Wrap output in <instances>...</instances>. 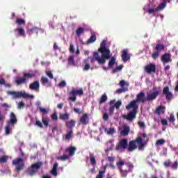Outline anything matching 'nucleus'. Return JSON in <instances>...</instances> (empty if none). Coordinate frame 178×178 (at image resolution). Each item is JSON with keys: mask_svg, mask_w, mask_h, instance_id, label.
I'll return each instance as SVG.
<instances>
[{"mask_svg": "<svg viewBox=\"0 0 178 178\" xmlns=\"http://www.w3.org/2000/svg\"><path fill=\"white\" fill-rule=\"evenodd\" d=\"M88 59H90L92 63L97 60L98 65H105L106 60L111 59V50L106 47V41L102 40L97 51H94L93 57H88L87 60Z\"/></svg>", "mask_w": 178, "mask_h": 178, "instance_id": "f257e3e1", "label": "nucleus"}, {"mask_svg": "<svg viewBox=\"0 0 178 178\" xmlns=\"http://www.w3.org/2000/svg\"><path fill=\"white\" fill-rule=\"evenodd\" d=\"M144 97H145V93L143 92H140L136 95V99L131 101V102L127 106H126V109L128 111L131 109V108L133 110L127 115H122V119H125V120H129L130 122H133V120L136 119L138 111V104H137V103L142 102V104H144L145 102H147V97L143 99Z\"/></svg>", "mask_w": 178, "mask_h": 178, "instance_id": "f03ea898", "label": "nucleus"}, {"mask_svg": "<svg viewBox=\"0 0 178 178\" xmlns=\"http://www.w3.org/2000/svg\"><path fill=\"white\" fill-rule=\"evenodd\" d=\"M41 166H42V162L41 161L31 164V167L28 168L26 171V175L29 176H34V175L41 169Z\"/></svg>", "mask_w": 178, "mask_h": 178, "instance_id": "7ed1b4c3", "label": "nucleus"}, {"mask_svg": "<svg viewBox=\"0 0 178 178\" xmlns=\"http://www.w3.org/2000/svg\"><path fill=\"white\" fill-rule=\"evenodd\" d=\"M83 95L84 91L83 90V88L76 89L72 88V90L69 92L70 97L68 99L72 102H76V99H77V95L81 97V95Z\"/></svg>", "mask_w": 178, "mask_h": 178, "instance_id": "20e7f679", "label": "nucleus"}, {"mask_svg": "<svg viewBox=\"0 0 178 178\" xmlns=\"http://www.w3.org/2000/svg\"><path fill=\"white\" fill-rule=\"evenodd\" d=\"M7 94L8 95H13V98L16 99V98H31L33 99L34 98V95H29V93H26V92H15V91H7Z\"/></svg>", "mask_w": 178, "mask_h": 178, "instance_id": "39448f33", "label": "nucleus"}, {"mask_svg": "<svg viewBox=\"0 0 178 178\" xmlns=\"http://www.w3.org/2000/svg\"><path fill=\"white\" fill-rule=\"evenodd\" d=\"M13 165L15 166V172L19 173V172L24 169V160L22 158L15 159L13 161Z\"/></svg>", "mask_w": 178, "mask_h": 178, "instance_id": "423d86ee", "label": "nucleus"}, {"mask_svg": "<svg viewBox=\"0 0 178 178\" xmlns=\"http://www.w3.org/2000/svg\"><path fill=\"white\" fill-rule=\"evenodd\" d=\"M33 77H35V74L31 73H24L23 77H18L15 80V83L17 86H20V84H24L27 83L28 79H33Z\"/></svg>", "mask_w": 178, "mask_h": 178, "instance_id": "0eeeda50", "label": "nucleus"}, {"mask_svg": "<svg viewBox=\"0 0 178 178\" xmlns=\"http://www.w3.org/2000/svg\"><path fill=\"white\" fill-rule=\"evenodd\" d=\"M154 51L152 54V59H158V58H159V56H161V51H165V45L159 43L156 45V47L154 48Z\"/></svg>", "mask_w": 178, "mask_h": 178, "instance_id": "6e6552de", "label": "nucleus"}, {"mask_svg": "<svg viewBox=\"0 0 178 178\" xmlns=\"http://www.w3.org/2000/svg\"><path fill=\"white\" fill-rule=\"evenodd\" d=\"M126 163L123 161H120L118 163H117L118 166H119V170L120 172L121 177L126 178L127 177V175L130 173V170H128L127 168H124L123 165Z\"/></svg>", "mask_w": 178, "mask_h": 178, "instance_id": "1a4fd4ad", "label": "nucleus"}, {"mask_svg": "<svg viewBox=\"0 0 178 178\" xmlns=\"http://www.w3.org/2000/svg\"><path fill=\"white\" fill-rule=\"evenodd\" d=\"M127 147H129L128 140L127 138H123L116 145L115 150L124 151V149H127Z\"/></svg>", "mask_w": 178, "mask_h": 178, "instance_id": "9d476101", "label": "nucleus"}, {"mask_svg": "<svg viewBox=\"0 0 178 178\" xmlns=\"http://www.w3.org/2000/svg\"><path fill=\"white\" fill-rule=\"evenodd\" d=\"M118 86H120V87H122V88L117 89L115 91L116 94H122V92H126V91H129V88L126 87H129V83L126 82V81L121 80L118 83Z\"/></svg>", "mask_w": 178, "mask_h": 178, "instance_id": "9b49d317", "label": "nucleus"}, {"mask_svg": "<svg viewBox=\"0 0 178 178\" xmlns=\"http://www.w3.org/2000/svg\"><path fill=\"white\" fill-rule=\"evenodd\" d=\"M163 95H165V99L168 102H170L173 99V94L170 92L169 86H165L163 89Z\"/></svg>", "mask_w": 178, "mask_h": 178, "instance_id": "f8f14e48", "label": "nucleus"}, {"mask_svg": "<svg viewBox=\"0 0 178 178\" xmlns=\"http://www.w3.org/2000/svg\"><path fill=\"white\" fill-rule=\"evenodd\" d=\"M137 148H138V146H137V138H136V140L129 141V145L127 147V150L129 152H133V151H136Z\"/></svg>", "mask_w": 178, "mask_h": 178, "instance_id": "ddd939ff", "label": "nucleus"}, {"mask_svg": "<svg viewBox=\"0 0 178 178\" xmlns=\"http://www.w3.org/2000/svg\"><path fill=\"white\" fill-rule=\"evenodd\" d=\"M161 60L163 62V64L169 63V62H172V54L170 53H165L161 55Z\"/></svg>", "mask_w": 178, "mask_h": 178, "instance_id": "4468645a", "label": "nucleus"}, {"mask_svg": "<svg viewBox=\"0 0 178 178\" xmlns=\"http://www.w3.org/2000/svg\"><path fill=\"white\" fill-rule=\"evenodd\" d=\"M146 73L151 74V73H156V66L154 64L147 65L145 67Z\"/></svg>", "mask_w": 178, "mask_h": 178, "instance_id": "2eb2a0df", "label": "nucleus"}, {"mask_svg": "<svg viewBox=\"0 0 178 178\" xmlns=\"http://www.w3.org/2000/svg\"><path fill=\"white\" fill-rule=\"evenodd\" d=\"M79 122L83 126H87L90 123V118H88V113L83 114L79 120Z\"/></svg>", "mask_w": 178, "mask_h": 178, "instance_id": "dca6fc26", "label": "nucleus"}, {"mask_svg": "<svg viewBox=\"0 0 178 178\" xmlns=\"http://www.w3.org/2000/svg\"><path fill=\"white\" fill-rule=\"evenodd\" d=\"M29 89L33 91H40V81H35L29 85Z\"/></svg>", "mask_w": 178, "mask_h": 178, "instance_id": "f3484780", "label": "nucleus"}, {"mask_svg": "<svg viewBox=\"0 0 178 178\" xmlns=\"http://www.w3.org/2000/svg\"><path fill=\"white\" fill-rule=\"evenodd\" d=\"M129 50L125 49L123 50L122 54L121 55L122 60L123 62H127V60H130V54H129Z\"/></svg>", "mask_w": 178, "mask_h": 178, "instance_id": "a211bd4d", "label": "nucleus"}, {"mask_svg": "<svg viewBox=\"0 0 178 178\" xmlns=\"http://www.w3.org/2000/svg\"><path fill=\"white\" fill-rule=\"evenodd\" d=\"M137 144L139 145L138 149L139 151L144 150V147H145V142H143V138L141 136H138L136 138Z\"/></svg>", "mask_w": 178, "mask_h": 178, "instance_id": "6ab92c4d", "label": "nucleus"}, {"mask_svg": "<svg viewBox=\"0 0 178 178\" xmlns=\"http://www.w3.org/2000/svg\"><path fill=\"white\" fill-rule=\"evenodd\" d=\"M159 95V91L156 90L152 94H149L146 97V101H154V99H156V97Z\"/></svg>", "mask_w": 178, "mask_h": 178, "instance_id": "aec40b11", "label": "nucleus"}, {"mask_svg": "<svg viewBox=\"0 0 178 178\" xmlns=\"http://www.w3.org/2000/svg\"><path fill=\"white\" fill-rule=\"evenodd\" d=\"M76 151H77V148H76V147L71 146L65 149V152H68L70 156H73V155L76 154Z\"/></svg>", "mask_w": 178, "mask_h": 178, "instance_id": "412c9836", "label": "nucleus"}, {"mask_svg": "<svg viewBox=\"0 0 178 178\" xmlns=\"http://www.w3.org/2000/svg\"><path fill=\"white\" fill-rule=\"evenodd\" d=\"M40 83L42 86H44V87H48L49 84H51V81L47 76H42L40 79Z\"/></svg>", "mask_w": 178, "mask_h": 178, "instance_id": "4be33fe9", "label": "nucleus"}, {"mask_svg": "<svg viewBox=\"0 0 178 178\" xmlns=\"http://www.w3.org/2000/svg\"><path fill=\"white\" fill-rule=\"evenodd\" d=\"M8 123H10V124H16V123H17V118H16V115H15V113H10V122H8Z\"/></svg>", "mask_w": 178, "mask_h": 178, "instance_id": "5701e85b", "label": "nucleus"}, {"mask_svg": "<svg viewBox=\"0 0 178 178\" xmlns=\"http://www.w3.org/2000/svg\"><path fill=\"white\" fill-rule=\"evenodd\" d=\"M65 126L68 129H73V127H74V126H76V120H71L70 121H66Z\"/></svg>", "mask_w": 178, "mask_h": 178, "instance_id": "b1692460", "label": "nucleus"}, {"mask_svg": "<svg viewBox=\"0 0 178 178\" xmlns=\"http://www.w3.org/2000/svg\"><path fill=\"white\" fill-rule=\"evenodd\" d=\"M129 133H130V127L129 126L124 127L120 131L121 136H129Z\"/></svg>", "mask_w": 178, "mask_h": 178, "instance_id": "393cba45", "label": "nucleus"}, {"mask_svg": "<svg viewBox=\"0 0 178 178\" xmlns=\"http://www.w3.org/2000/svg\"><path fill=\"white\" fill-rule=\"evenodd\" d=\"M51 174L54 176H58V163H55L51 171Z\"/></svg>", "mask_w": 178, "mask_h": 178, "instance_id": "a878e982", "label": "nucleus"}, {"mask_svg": "<svg viewBox=\"0 0 178 178\" xmlns=\"http://www.w3.org/2000/svg\"><path fill=\"white\" fill-rule=\"evenodd\" d=\"M90 158L91 165H92V166H95L97 165V159H95L94 154L90 153Z\"/></svg>", "mask_w": 178, "mask_h": 178, "instance_id": "bb28decb", "label": "nucleus"}, {"mask_svg": "<svg viewBox=\"0 0 178 178\" xmlns=\"http://www.w3.org/2000/svg\"><path fill=\"white\" fill-rule=\"evenodd\" d=\"M107 100H108V96L106 95V93H104L100 97L99 104L100 105L102 104H104V102H106Z\"/></svg>", "mask_w": 178, "mask_h": 178, "instance_id": "cd10ccee", "label": "nucleus"}, {"mask_svg": "<svg viewBox=\"0 0 178 178\" xmlns=\"http://www.w3.org/2000/svg\"><path fill=\"white\" fill-rule=\"evenodd\" d=\"M73 137V129H70V131H67V134H65V140H70Z\"/></svg>", "mask_w": 178, "mask_h": 178, "instance_id": "c85d7f7f", "label": "nucleus"}, {"mask_svg": "<svg viewBox=\"0 0 178 178\" xmlns=\"http://www.w3.org/2000/svg\"><path fill=\"white\" fill-rule=\"evenodd\" d=\"M115 63H116V58H115L114 56L111 57L108 62V67H113Z\"/></svg>", "mask_w": 178, "mask_h": 178, "instance_id": "c756f323", "label": "nucleus"}, {"mask_svg": "<svg viewBox=\"0 0 178 178\" xmlns=\"http://www.w3.org/2000/svg\"><path fill=\"white\" fill-rule=\"evenodd\" d=\"M17 31L18 32V35H19V37H26V32L23 28L17 29Z\"/></svg>", "mask_w": 178, "mask_h": 178, "instance_id": "7c9ffc66", "label": "nucleus"}, {"mask_svg": "<svg viewBox=\"0 0 178 178\" xmlns=\"http://www.w3.org/2000/svg\"><path fill=\"white\" fill-rule=\"evenodd\" d=\"M34 33H36V34H38V28L33 27V28L28 30V33L30 35H31L32 34H34Z\"/></svg>", "mask_w": 178, "mask_h": 178, "instance_id": "2f4dec72", "label": "nucleus"}, {"mask_svg": "<svg viewBox=\"0 0 178 178\" xmlns=\"http://www.w3.org/2000/svg\"><path fill=\"white\" fill-rule=\"evenodd\" d=\"M166 8V2H163V3L160 4L157 8H156V10L157 12H159L161 10H163Z\"/></svg>", "mask_w": 178, "mask_h": 178, "instance_id": "473e14b6", "label": "nucleus"}, {"mask_svg": "<svg viewBox=\"0 0 178 178\" xmlns=\"http://www.w3.org/2000/svg\"><path fill=\"white\" fill-rule=\"evenodd\" d=\"M69 113H63V114H60L59 118L60 119V120H69Z\"/></svg>", "mask_w": 178, "mask_h": 178, "instance_id": "72a5a7b5", "label": "nucleus"}, {"mask_svg": "<svg viewBox=\"0 0 178 178\" xmlns=\"http://www.w3.org/2000/svg\"><path fill=\"white\" fill-rule=\"evenodd\" d=\"M125 165L128 168L127 170H129V172H132L133 169H134V165L130 161L126 163Z\"/></svg>", "mask_w": 178, "mask_h": 178, "instance_id": "f704fd0d", "label": "nucleus"}, {"mask_svg": "<svg viewBox=\"0 0 178 178\" xmlns=\"http://www.w3.org/2000/svg\"><path fill=\"white\" fill-rule=\"evenodd\" d=\"M97 41V35H92L90 38L88 39V42L89 44H92V42H95Z\"/></svg>", "mask_w": 178, "mask_h": 178, "instance_id": "c9c22d12", "label": "nucleus"}, {"mask_svg": "<svg viewBox=\"0 0 178 178\" xmlns=\"http://www.w3.org/2000/svg\"><path fill=\"white\" fill-rule=\"evenodd\" d=\"M15 23L19 26H22V24H26V21L22 18H17Z\"/></svg>", "mask_w": 178, "mask_h": 178, "instance_id": "e433bc0d", "label": "nucleus"}, {"mask_svg": "<svg viewBox=\"0 0 178 178\" xmlns=\"http://www.w3.org/2000/svg\"><path fill=\"white\" fill-rule=\"evenodd\" d=\"M165 109V107L160 106L156 108V113L157 115H161L162 112H163V110Z\"/></svg>", "mask_w": 178, "mask_h": 178, "instance_id": "4c0bfd02", "label": "nucleus"}, {"mask_svg": "<svg viewBox=\"0 0 178 178\" xmlns=\"http://www.w3.org/2000/svg\"><path fill=\"white\" fill-rule=\"evenodd\" d=\"M5 133L6 136L10 134V123L8 122L7 126L5 127Z\"/></svg>", "mask_w": 178, "mask_h": 178, "instance_id": "58836bf2", "label": "nucleus"}, {"mask_svg": "<svg viewBox=\"0 0 178 178\" xmlns=\"http://www.w3.org/2000/svg\"><path fill=\"white\" fill-rule=\"evenodd\" d=\"M76 35H78V37H80V35H81V34L84 33L83 28H81V27L78 28L76 30Z\"/></svg>", "mask_w": 178, "mask_h": 178, "instance_id": "ea45409f", "label": "nucleus"}, {"mask_svg": "<svg viewBox=\"0 0 178 178\" xmlns=\"http://www.w3.org/2000/svg\"><path fill=\"white\" fill-rule=\"evenodd\" d=\"M8 157L6 155H4L0 157V163H6L8 162Z\"/></svg>", "mask_w": 178, "mask_h": 178, "instance_id": "a19ab883", "label": "nucleus"}, {"mask_svg": "<svg viewBox=\"0 0 178 178\" xmlns=\"http://www.w3.org/2000/svg\"><path fill=\"white\" fill-rule=\"evenodd\" d=\"M175 121L176 118H175V115L170 114V118H168V122H170V123H172L173 126H175Z\"/></svg>", "mask_w": 178, "mask_h": 178, "instance_id": "79ce46f5", "label": "nucleus"}, {"mask_svg": "<svg viewBox=\"0 0 178 178\" xmlns=\"http://www.w3.org/2000/svg\"><path fill=\"white\" fill-rule=\"evenodd\" d=\"M68 64L69 65H74V56H70L68 58Z\"/></svg>", "mask_w": 178, "mask_h": 178, "instance_id": "37998d69", "label": "nucleus"}, {"mask_svg": "<svg viewBox=\"0 0 178 178\" xmlns=\"http://www.w3.org/2000/svg\"><path fill=\"white\" fill-rule=\"evenodd\" d=\"M147 12L149 15H153V16H155V12H157V11H156V8H150L148 9Z\"/></svg>", "mask_w": 178, "mask_h": 178, "instance_id": "c03bdc74", "label": "nucleus"}, {"mask_svg": "<svg viewBox=\"0 0 178 178\" xmlns=\"http://www.w3.org/2000/svg\"><path fill=\"white\" fill-rule=\"evenodd\" d=\"M105 131L107 133V134H110V135H112V134H115V128H109V129H105Z\"/></svg>", "mask_w": 178, "mask_h": 178, "instance_id": "a18cd8bd", "label": "nucleus"}, {"mask_svg": "<svg viewBox=\"0 0 178 178\" xmlns=\"http://www.w3.org/2000/svg\"><path fill=\"white\" fill-rule=\"evenodd\" d=\"M113 106L115 108V109H119L120 106H122V101H118L114 104Z\"/></svg>", "mask_w": 178, "mask_h": 178, "instance_id": "49530a36", "label": "nucleus"}, {"mask_svg": "<svg viewBox=\"0 0 178 178\" xmlns=\"http://www.w3.org/2000/svg\"><path fill=\"white\" fill-rule=\"evenodd\" d=\"M70 156L67 154H64L58 158V159H60L61 161H67Z\"/></svg>", "mask_w": 178, "mask_h": 178, "instance_id": "de8ad7c7", "label": "nucleus"}, {"mask_svg": "<svg viewBox=\"0 0 178 178\" xmlns=\"http://www.w3.org/2000/svg\"><path fill=\"white\" fill-rule=\"evenodd\" d=\"M42 122L43 123V124L46 127L49 125V120L47 118H42Z\"/></svg>", "mask_w": 178, "mask_h": 178, "instance_id": "09e8293b", "label": "nucleus"}, {"mask_svg": "<svg viewBox=\"0 0 178 178\" xmlns=\"http://www.w3.org/2000/svg\"><path fill=\"white\" fill-rule=\"evenodd\" d=\"M46 74H47V76H48V77L51 80L54 79V74H52V71H51V70L47 71Z\"/></svg>", "mask_w": 178, "mask_h": 178, "instance_id": "8fccbe9b", "label": "nucleus"}, {"mask_svg": "<svg viewBox=\"0 0 178 178\" xmlns=\"http://www.w3.org/2000/svg\"><path fill=\"white\" fill-rule=\"evenodd\" d=\"M104 175H105V170L99 171V175H97L96 178H104Z\"/></svg>", "mask_w": 178, "mask_h": 178, "instance_id": "3c124183", "label": "nucleus"}, {"mask_svg": "<svg viewBox=\"0 0 178 178\" xmlns=\"http://www.w3.org/2000/svg\"><path fill=\"white\" fill-rule=\"evenodd\" d=\"M163 144H165V140L163 139H159L158 140H156V145H163Z\"/></svg>", "mask_w": 178, "mask_h": 178, "instance_id": "603ef678", "label": "nucleus"}, {"mask_svg": "<svg viewBox=\"0 0 178 178\" xmlns=\"http://www.w3.org/2000/svg\"><path fill=\"white\" fill-rule=\"evenodd\" d=\"M66 85H67L66 81H60V82L58 83V87H59L60 88H63V87H66Z\"/></svg>", "mask_w": 178, "mask_h": 178, "instance_id": "864d4df0", "label": "nucleus"}, {"mask_svg": "<svg viewBox=\"0 0 178 178\" xmlns=\"http://www.w3.org/2000/svg\"><path fill=\"white\" fill-rule=\"evenodd\" d=\"M163 165L165 168H169V166L172 165V161L170 160H168L163 163Z\"/></svg>", "mask_w": 178, "mask_h": 178, "instance_id": "5fc2aeb1", "label": "nucleus"}, {"mask_svg": "<svg viewBox=\"0 0 178 178\" xmlns=\"http://www.w3.org/2000/svg\"><path fill=\"white\" fill-rule=\"evenodd\" d=\"M52 120H55L56 122L58 120V113H54L51 116Z\"/></svg>", "mask_w": 178, "mask_h": 178, "instance_id": "6e6d98bb", "label": "nucleus"}, {"mask_svg": "<svg viewBox=\"0 0 178 178\" xmlns=\"http://www.w3.org/2000/svg\"><path fill=\"white\" fill-rule=\"evenodd\" d=\"M1 80L3 81L4 83H2V86H4L5 87H7L8 88H10V87H12V85H10V83H6V81H5L4 79H1Z\"/></svg>", "mask_w": 178, "mask_h": 178, "instance_id": "4d7b16f0", "label": "nucleus"}, {"mask_svg": "<svg viewBox=\"0 0 178 178\" xmlns=\"http://www.w3.org/2000/svg\"><path fill=\"white\" fill-rule=\"evenodd\" d=\"M39 109H40V112H41L42 113H44L45 115H46L47 113H48V110H47V109L44 108H42V107H41V106H39Z\"/></svg>", "mask_w": 178, "mask_h": 178, "instance_id": "13d9d810", "label": "nucleus"}, {"mask_svg": "<svg viewBox=\"0 0 178 178\" xmlns=\"http://www.w3.org/2000/svg\"><path fill=\"white\" fill-rule=\"evenodd\" d=\"M109 112H110V116H112V115H113V112H115V106H110Z\"/></svg>", "mask_w": 178, "mask_h": 178, "instance_id": "bf43d9fd", "label": "nucleus"}, {"mask_svg": "<svg viewBox=\"0 0 178 178\" xmlns=\"http://www.w3.org/2000/svg\"><path fill=\"white\" fill-rule=\"evenodd\" d=\"M35 124L36 126H38V127H40V129H42V127H44V126L42 125V122H41V121L40 120H36Z\"/></svg>", "mask_w": 178, "mask_h": 178, "instance_id": "052dcab7", "label": "nucleus"}, {"mask_svg": "<svg viewBox=\"0 0 178 178\" xmlns=\"http://www.w3.org/2000/svg\"><path fill=\"white\" fill-rule=\"evenodd\" d=\"M122 69H123V65H119L115 69L113 70V73H115L118 71L122 70Z\"/></svg>", "mask_w": 178, "mask_h": 178, "instance_id": "680f3d73", "label": "nucleus"}, {"mask_svg": "<svg viewBox=\"0 0 178 178\" xmlns=\"http://www.w3.org/2000/svg\"><path fill=\"white\" fill-rule=\"evenodd\" d=\"M108 119H109V115H108V113H105L103 115V120H104L105 122H108Z\"/></svg>", "mask_w": 178, "mask_h": 178, "instance_id": "e2e57ef3", "label": "nucleus"}, {"mask_svg": "<svg viewBox=\"0 0 178 178\" xmlns=\"http://www.w3.org/2000/svg\"><path fill=\"white\" fill-rule=\"evenodd\" d=\"M178 168V162L175 161L174 163L172 165V169L176 170Z\"/></svg>", "mask_w": 178, "mask_h": 178, "instance_id": "0e129e2a", "label": "nucleus"}, {"mask_svg": "<svg viewBox=\"0 0 178 178\" xmlns=\"http://www.w3.org/2000/svg\"><path fill=\"white\" fill-rule=\"evenodd\" d=\"M70 52L72 54L74 52V45H73L72 43L70 44Z\"/></svg>", "mask_w": 178, "mask_h": 178, "instance_id": "69168bd1", "label": "nucleus"}, {"mask_svg": "<svg viewBox=\"0 0 178 178\" xmlns=\"http://www.w3.org/2000/svg\"><path fill=\"white\" fill-rule=\"evenodd\" d=\"M22 108H24V103L23 102H19L18 103V109H22Z\"/></svg>", "mask_w": 178, "mask_h": 178, "instance_id": "338daca9", "label": "nucleus"}, {"mask_svg": "<svg viewBox=\"0 0 178 178\" xmlns=\"http://www.w3.org/2000/svg\"><path fill=\"white\" fill-rule=\"evenodd\" d=\"M74 112H75V113H78L79 115H80V113H83V112L81 111L80 108H74Z\"/></svg>", "mask_w": 178, "mask_h": 178, "instance_id": "774afa93", "label": "nucleus"}]
</instances>
